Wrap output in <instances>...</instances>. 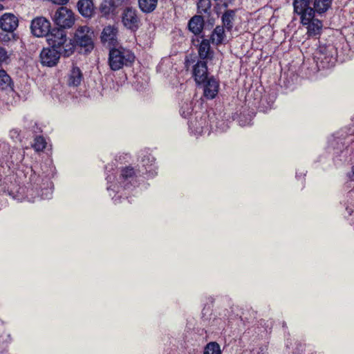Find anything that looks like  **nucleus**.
<instances>
[{"label": "nucleus", "instance_id": "2f4dec72", "mask_svg": "<svg viewBox=\"0 0 354 354\" xmlns=\"http://www.w3.org/2000/svg\"><path fill=\"white\" fill-rule=\"evenodd\" d=\"M46 142L44 137L37 136L35 139V143L33 147L37 151H42L46 148Z\"/></svg>", "mask_w": 354, "mask_h": 354}, {"label": "nucleus", "instance_id": "dca6fc26", "mask_svg": "<svg viewBox=\"0 0 354 354\" xmlns=\"http://www.w3.org/2000/svg\"><path fill=\"white\" fill-rule=\"evenodd\" d=\"M118 29L114 26L105 27L102 32L101 39L104 44L114 46L117 44Z\"/></svg>", "mask_w": 354, "mask_h": 354}, {"label": "nucleus", "instance_id": "c756f323", "mask_svg": "<svg viewBox=\"0 0 354 354\" xmlns=\"http://www.w3.org/2000/svg\"><path fill=\"white\" fill-rule=\"evenodd\" d=\"M192 112V102H185L182 104L180 109V113L183 118H187L190 116Z\"/></svg>", "mask_w": 354, "mask_h": 354}, {"label": "nucleus", "instance_id": "f8f14e48", "mask_svg": "<svg viewBox=\"0 0 354 354\" xmlns=\"http://www.w3.org/2000/svg\"><path fill=\"white\" fill-rule=\"evenodd\" d=\"M18 26V18L13 14L5 13L0 18V28L3 31L12 33Z\"/></svg>", "mask_w": 354, "mask_h": 354}, {"label": "nucleus", "instance_id": "f3484780", "mask_svg": "<svg viewBox=\"0 0 354 354\" xmlns=\"http://www.w3.org/2000/svg\"><path fill=\"white\" fill-rule=\"evenodd\" d=\"M79 12L86 18H91L95 12V8L92 0H79L77 3Z\"/></svg>", "mask_w": 354, "mask_h": 354}, {"label": "nucleus", "instance_id": "f03ea898", "mask_svg": "<svg viewBox=\"0 0 354 354\" xmlns=\"http://www.w3.org/2000/svg\"><path fill=\"white\" fill-rule=\"evenodd\" d=\"M24 158V151L19 149H12L3 141L0 142V176L4 167L15 170L21 168V164Z\"/></svg>", "mask_w": 354, "mask_h": 354}, {"label": "nucleus", "instance_id": "aec40b11", "mask_svg": "<svg viewBox=\"0 0 354 354\" xmlns=\"http://www.w3.org/2000/svg\"><path fill=\"white\" fill-rule=\"evenodd\" d=\"M83 79V75L81 70L73 66L68 75L67 83L70 86H79Z\"/></svg>", "mask_w": 354, "mask_h": 354}, {"label": "nucleus", "instance_id": "ddd939ff", "mask_svg": "<svg viewBox=\"0 0 354 354\" xmlns=\"http://www.w3.org/2000/svg\"><path fill=\"white\" fill-rule=\"evenodd\" d=\"M294 12L300 16V19L308 14L315 15V10L310 7V0H293Z\"/></svg>", "mask_w": 354, "mask_h": 354}, {"label": "nucleus", "instance_id": "a19ab883", "mask_svg": "<svg viewBox=\"0 0 354 354\" xmlns=\"http://www.w3.org/2000/svg\"><path fill=\"white\" fill-rule=\"evenodd\" d=\"M202 10L204 11L205 12H207V8H202Z\"/></svg>", "mask_w": 354, "mask_h": 354}, {"label": "nucleus", "instance_id": "37998d69", "mask_svg": "<svg viewBox=\"0 0 354 354\" xmlns=\"http://www.w3.org/2000/svg\"><path fill=\"white\" fill-rule=\"evenodd\" d=\"M260 353H261L260 351H257V354H260Z\"/></svg>", "mask_w": 354, "mask_h": 354}, {"label": "nucleus", "instance_id": "7ed1b4c3", "mask_svg": "<svg viewBox=\"0 0 354 354\" xmlns=\"http://www.w3.org/2000/svg\"><path fill=\"white\" fill-rule=\"evenodd\" d=\"M47 41L50 47L60 51L64 57H69L75 50L74 41L68 38L65 31L60 28L53 29L48 35Z\"/></svg>", "mask_w": 354, "mask_h": 354}, {"label": "nucleus", "instance_id": "4be33fe9", "mask_svg": "<svg viewBox=\"0 0 354 354\" xmlns=\"http://www.w3.org/2000/svg\"><path fill=\"white\" fill-rule=\"evenodd\" d=\"M204 26V19L200 15L194 16L189 21L188 27L191 32L194 35H198L201 32Z\"/></svg>", "mask_w": 354, "mask_h": 354}, {"label": "nucleus", "instance_id": "423d86ee", "mask_svg": "<svg viewBox=\"0 0 354 354\" xmlns=\"http://www.w3.org/2000/svg\"><path fill=\"white\" fill-rule=\"evenodd\" d=\"M52 19L55 24L62 30L71 28L75 21L73 12L64 6H61L56 10L52 16Z\"/></svg>", "mask_w": 354, "mask_h": 354}, {"label": "nucleus", "instance_id": "b1692460", "mask_svg": "<svg viewBox=\"0 0 354 354\" xmlns=\"http://www.w3.org/2000/svg\"><path fill=\"white\" fill-rule=\"evenodd\" d=\"M135 171L131 167H127L121 170L120 178L124 189L129 188V184L131 183L134 178Z\"/></svg>", "mask_w": 354, "mask_h": 354}, {"label": "nucleus", "instance_id": "c9c22d12", "mask_svg": "<svg viewBox=\"0 0 354 354\" xmlns=\"http://www.w3.org/2000/svg\"><path fill=\"white\" fill-rule=\"evenodd\" d=\"M350 180L354 182V166L351 169V171L348 175Z\"/></svg>", "mask_w": 354, "mask_h": 354}, {"label": "nucleus", "instance_id": "393cba45", "mask_svg": "<svg viewBox=\"0 0 354 354\" xmlns=\"http://www.w3.org/2000/svg\"><path fill=\"white\" fill-rule=\"evenodd\" d=\"M13 83L4 70H0V89L3 91H12Z\"/></svg>", "mask_w": 354, "mask_h": 354}, {"label": "nucleus", "instance_id": "72a5a7b5", "mask_svg": "<svg viewBox=\"0 0 354 354\" xmlns=\"http://www.w3.org/2000/svg\"><path fill=\"white\" fill-rule=\"evenodd\" d=\"M8 59L7 51L2 47H0V64L6 62Z\"/></svg>", "mask_w": 354, "mask_h": 354}, {"label": "nucleus", "instance_id": "473e14b6", "mask_svg": "<svg viewBox=\"0 0 354 354\" xmlns=\"http://www.w3.org/2000/svg\"><path fill=\"white\" fill-rule=\"evenodd\" d=\"M14 34L8 33H0V41L3 43H7L14 38Z\"/></svg>", "mask_w": 354, "mask_h": 354}, {"label": "nucleus", "instance_id": "a878e982", "mask_svg": "<svg viewBox=\"0 0 354 354\" xmlns=\"http://www.w3.org/2000/svg\"><path fill=\"white\" fill-rule=\"evenodd\" d=\"M138 6L144 13H151L157 7L158 0H138Z\"/></svg>", "mask_w": 354, "mask_h": 354}, {"label": "nucleus", "instance_id": "cd10ccee", "mask_svg": "<svg viewBox=\"0 0 354 354\" xmlns=\"http://www.w3.org/2000/svg\"><path fill=\"white\" fill-rule=\"evenodd\" d=\"M115 9V5L113 0H104L100 7V10L104 16L113 14Z\"/></svg>", "mask_w": 354, "mask_h": 354}, {"label": "nucleus", "instance_id": "79ce46f5", "mask_svg": "<svg viewBox=\"0 0 354 354\" xmlns=\"http://www.w3.org/2000/svg\"><path fill=\"white\" fill-rule=\"evenodd\" d=\"M259 350L261 351V352H263L264 351V348H259Z\"/></svg>", "mask_w": 354, "mask_h": 354}, {"label": "nucleus", "instance_id": "a211bd4d", "mask_svg": "<svg viewBox=\"0 0 354 354\" xmlns=\"http://www.w3.org/2000/svg\"><path fill=\"white\" fill-rule=\"evenodd\" d=\"M199 57L203 60H211L214 57V50L210 46L208 39H203L198 48Z\"/></svg>", "mask_w": 354, "mask_h": 354}, {"label": "nucleus", "instance_id": "f257e3e1", "mask_svg": "<svg viewBox=\"0 0 354 354\" xmlns=\"http://www.w3.org/2000/svg\"><path fill=\"white\" fill-rule=\"evenodd\" d=\"M30 181L33 185V187L28 189L26 196L29 201L33 202L36 197H40L41 199L50 198L52 196L51 182L48 177V174L41 177L37 171V165L31 167Z\"/></svg>", "mask_w": 354, "mask_h": 354}, {"label": "nucleus", "instance_id": "58836bf2", "mask_svg": "<svg viewBox=\"0 0 354 354\" xmlns=\"http://www.w3.org/2000/svg\"><path fill=\"white\" fill-rule=\"evenodd\" d=\"M120 196H116V195H115L113 197V200L114 201L115 203H117L118 202V199Z\"/></svg>", "mask_w": 354, "mask_h": 354}, {"label": "nucleus", "instance_id": "6e6552de", "mask_svg": "<svg viewBox=\"0 0 354 354\" xmlns=\"http://www.w3.org/2000/svg\"><path fill=\"white\" fill-rule=\"evenodd\" d=\"M123 25L132 31H136L140 26L141 21L136 9L127 8L122 15Z\"/></svg>", "mask_w": 354, "mask_h": 354}, {"label": "nucleus", "instance_id": "ea45409f", "mask_svg": "<svg viewBox=\"0 0 354 354\" xmlns=\"http://www.w3.org/2000/svg\"><path fill=\"white\" fill-rule=\"evenodd\" d=\"M3 9V6L0 3V10H2Z\"/></svg>", "mask_w": 354, "mask_h": 354}, {"label": "nucleus", "instance_id": "e433bc0d", "mask_svg": "<svg viewBox=\"0 0 354 354\" xmlns=\"http://www.w3.org/2000/svg\"><path fill=\"white\" fill-rule=\"evenodd\" d=\"M114 178H115L114 176L107 175L106 180H107L108 184L112 183V180H114Z\"/></svg>", "mask_w": 354, "mask_h": 354}, {"label": "nucleus", "instance_id": "7c9ffc66", "mask_svg": "<svg viewBox=\"0 0 354 354\" xmlns=\"http://www.w3.org/2000/svg\"><path fill=\"white\" fill-rule=\"evenodd\" d=\"M203 354H221L220 346L216 342H210L206 345Z\"/></svg>", "mask_w": 354, "mask_h": 354}, {"label": "nucleus", "instance_id": "1a4fd4ad", "mask_svg": "<svg viewBox=\"0 0 354 354\" xmlns=\"http://www.w3.org/2000/svg\"><path fill=\"white\" fill-rule=\"evenodd\" d=\"M50 29V23L44 17H35L31 21V32L37 37H48Z\"/></svg>", "mask_w": 354, "mask_h": 354}, {"label": "nucleus", "instance_id": "6ab92c4d", "mask_svg": "<svg viewBox=\"0 0 354 354\" xmlns=\"http://www.w3.org/2000/svg\"><path fill=\"white\" fill-rule=\"evenodd\" d=\"M206 125V118L203 117H200L199 119L196 117L194 120H190L189 123V129L197 136L204 133Z\"/></svg>", "mask_w": 354, "mask_h": 354}, {"label": "nucleus", "instance_id": "39448f33", "mask_svg": "<svg viewBox=\"0 0 354 354\" xmlns=\"http://www.w3.org/2000/svg\"><path fill=\"white\" fill-rule=\"evenodd\" d=\"M337 52L332 44L319 46L314 54V59L319 68H328L335 65Z\"/></svg>", "mask_w": 354, "mask_h": 354}, {"label": "nucleus", "instance_id": "20e7f679", "mask_svg": "<svg viewBox=\"0 0 354 354\" xmlns=\"http://www.w3.org/2000/svg\"><path fill=\"white\" fill-rule=\"evenodd\" d=\"M135 59L133 53L124 48H113L109 51V64L111 70L118 71L131 65Z\"/></svg>", "mask_w": 354, "mask_h": 354}, {"label": "nucleus", "instance_id": "4468645a", "mask_svg": "<svg viewBox=\"0 0 354 354\" xmlns=\"http://www.w3.org/2000/svg\"><path fill=\"white\" fill-rule=\"evenodd\" d=\"M203 83L204 96L208 100L214 99L218 92V82L214 77H211Z\"/></svg>", "mask_w": 354, "mask_h": 354}, {"label": "nucleus", "instance_id": "4c0bfd02", "mask_svg": "<svg viewBox=\"0 0 354 354\" xmlns=\"http://www.w3.org/2000/svg\"><path fill=\"white\" fill-rule=\"evenodd\" d=\"M115 185H109L107 187V189H108V191H109V192H110L111 190H112V191L115 192V189H115Z\"/></svg>", "mask_w": 354, "mask_h": 354}, {"label": "nucleus", "instance_id": "412c9836", "mask_svg": "<svg viewBox=\"0 0 354 354\" xmlns=\"http://www.w3.org/2000/svg\"><path fill=\"white\" fill-rule=\"evenodd\" d=\"M154 158L150 155H147L142 160V169H139V173L142 175L146 174L148 176L153 175L155 171V166L153 165Z\"/></svg>", "mask_w": 354, "mask_h": 354}, {"label": "nucleus", "instance_id": "0eeeda50", "mask_svg": "<svg viewBox=\"0 0 354 354\" xmlns=\"http://www.w3.org/2000/svg\"><path fill=\"white\" fill-rule=\"evenodd\" d=\"M75 41L77 45L90 51L93 48V32L87 26H80L75 33Z\"/></svg>", "mask_w": 354, "mask_h": 354}, {"label": "nucleus", "instance_id": "bb28decb", "mask_svg": "<svg viewBox=\"0 0 354 354\" xmlns=\"http://www.w3.org/2000/svg\"><path fill=\"white\" fill-rule=\"evenodd\" d=\"M235 12L232 10H227L222 16L223 26L227 30H231L234 26Z\"/></svg>", "mask_w": 354, "mask_h": 354}, {"label": "nucleus", "instance_id": "c85d7f7f", "mask_svg": "<svg viewBox=\"0 0 354 354\" xmlns=\"http://www.w3.org/2000/svg\"><path fill=\"white\" fill-rule=\"evenodd\" d=\"M225 37L223 27L217 26L211 35V40L216 45L221 44Z\"/></svg>", "mask_w": 354, "mask_h": 354}, {"label": "nucleus", "instance_id": "f704fd0d", "mask_svg": "<svg viewBox=\"0 0 354 354\" xmlns=\"http://www.w3.org/2000/svg\"><path fill=\"white\" fill-rule=\"evenodd\" d=\"M207 4V8H209V3L207 2L206 0H200L199 3H198V9H201V8H202L203 6H204V4Z\"/></svg>", "mask_w": 354, "mask_h": 354}, {"label": "nucleus", "instance_id": "5701e85b", "mask_svg": "<svg viewBox=\"0 0 354 354\" xmlns=\"http://www.w3.org/2000/svg\"><path fill=\"white\" fill-rule=\"evenodd\" d=\"M333 1V0H313V10H315V14H324L330 8Z\"/></svg>", "mask_w": 354, "mask_h": 354}, {"label": "nucleus", "instance_id": "2eb2a0df", "mask_svg": "<svg viewBox=\"0 0 354 354\" xmlns=\"http://www.w3.org/2000/svg\"><path fill=\"white\" fill-rule=\"evenodd\" d=\"M193 74L197 84H201L208 80L206 62L198 61L194 66Z\"/></svg>", "mask_w": 354, "mask_h": 354}, {"label": "nucleus", "instance_id": "9d476101", "mask_svg": "<svg viewBox=\"0 0 354 354\" xmlns=\"http://www.w3.org/2000/svg\"><path fill=\"white\" fill-rule=\"evenodd\" d=\"M315 15L308 14L301 19V24L307 29L309 37L319 35L322 29V21L315 18Z\"/></svg>", "mask_w": 354, "mask_h": 354}, {"label": "nucleus", "instance_id": "9b49d317", "mask_svg": "<svg viewBox=\"0 0 354 354\" xmlns=\"http://www.w3.org/2000/svg\"><path fill=\"white\" fill-rule=\"evenodd\" d=\"M61 55L60 51L51 47L44 48L39 54L41 64L45 66L53 67L57 65Z\"/></svg>", "mask_w": 354, "mask_h": 354}]
</instances>
